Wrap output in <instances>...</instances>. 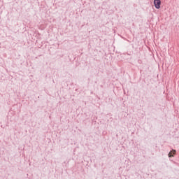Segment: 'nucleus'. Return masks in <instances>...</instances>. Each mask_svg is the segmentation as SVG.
<instances>
[{"mask_svg":"<svg viewBox=\"0 0 179 179\" xmlns=\"http://www.w3.org/2000/svg\"><path fill=\"white\" fill-rule=\"evenodd\" d=\"M154 5L156 9H160V5H162V1L160 0H154Z\"/></svg>","mask_w":179,"mask_h":179,"instance_id":"1","label":"nucleus"},{"mask_svg":"<svg viewBox=\"0 0 179 179\" xmlns=\"http://www.w3.org/2000/svg\"><path fill=\"white\" fill-rule=\"evenodd\" d=\"M176 150H173L172 151H170L168 156H169V157H173V156H174L173 155H176Z\"/></svg>","mask_w":179,"mask_h":179,"instance_id":"2","label":"nucleus"}]
</instances>
